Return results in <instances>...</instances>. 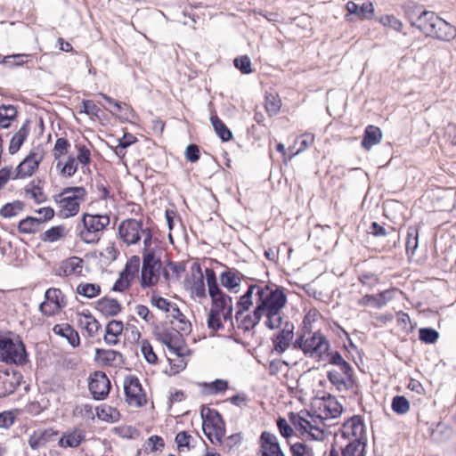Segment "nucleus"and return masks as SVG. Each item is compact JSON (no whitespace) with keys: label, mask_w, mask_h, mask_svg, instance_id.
Wrapping results in <instances>:
<instances>
[{"label":"nucleus","mask_w":456,"mask_h":456,"mask_svg":"<svg viewBox=\"0 0 456 456\" xmlns=\"http://www.w3.org/2000/svg\"><path fill=\"white\" fill-rule=\"evenodd\" d=\"M405 14L411 25L419 29L427 37L443 42H451L456 37V28L434 12L421 10L417 6H409Z\"/></svg>","instance_id":"1"},{"label":"nucleus","mask_w":456,"mask_h":456,"mask_svg":"<svg viewBox=\"0 0 456 456\" xmlns=\"http://www.w3.org/2000/svg\"><path fill=\"white\" fill-rule=\"evenodd\" d=\"M206 281L208 289V295L211 298V308L222 313V317L224 322L229 321L232 325V297L221 290L217 283L216 273L213 269L207 268Z\"/></svg>","instance_id":"2"},{"label":"nucleus","mask_w":456,"mask_h":456,"mask_svg":"<svg viewBox=\"0 0 456 456\" xmlns=\"http://www.w3.org/2000/svg\"><path fill=\"white\" fill-rule=\"evenodd\" d=\"M109 224L110 216L106 214L92 215L85 213L81 223L77 226V235L86 244L97 243Z\"/></svg>","instance_id":"3"},{"label":"nucleus","mask_w":456,"mask_h":456,"mask_svg":"<svg viewBox=\"0 0 456 456\" xmlns=\"http://www.w3.org/2000/svg\"><path fill=\"white\" fill-rule=\"evenodd\" d=\"M293 348L300 349L305 355L324 359L325 354L330 349V342L320 331H308L299 335L292 344Z\"/></svg>","instance_id":"4"},{"label":"nucleus","mask_w":456,"mask_h":456,"mask_svg":"<svg viewBox=\"0 0 456 456\" xmlns=\"http://www.w3.org/2000/svg\"><path fill=\"white\" fill-rule=\"evenodd\" d=\"M86 196V191L82 186L64 188L60 194L54 196V200L60 208V216L68 218L76 216Z\"/></svg>","instance_id":"5"},{"label":"nucleus","mask_w":456,"mask_h":456,"mask_svg":"<svg viewBox=\"0 0 456 456\" xmlns=\"http://www.w3.org/2000/svg\"><path fill=\"white\" fill-rule=\"evenodd\" d=\"M0 362L15 365L26 364L28 359L23 342L0 335Z\"/></svg>","instance_id":"6"},{"label":"nucleus","mask_w":456,"mask_h":456,"mask_svg":"<svg viewBox=\"0 0 456 456\" xmlns=\"http://www.w3.org/2000/svg\"><path fill=\"white\" fill-rule=\"evenodd\" d=\"M256 308L264 315L265 312L273 310H281L287 302V297L281 288L272 289L268 285L258 286Z\"/></svg>","instance_id":"7"},{"label":"nucleus","mask_w":456,"mask_h":456,"mask_svg":"<svg viewBox=\"0 0 456 456\" xmlns=\"http://www.w3.org/2000/svg\"><path fill=\"white\" fill-rule=\"evenodd\" d=\"M203 423L202 429L205 436L213 444H220L224 436V423L222 416L216 411L208 409V414L201 413Z\"/></svg>","instance_id":"8"},{"label":"nucleus","mask_w":456,"mask_h":456,"mask_svg":"<svg viewBox=\"0 0 456 456\" xmlns=\"http://www.w3.org/2000/svg\"><path fill=\"white\" fill-rule=\"evenodd\" d=\"M161 261L155 256V252L142 254V266L141 272L142 288H150L156 285L159 280V270Z\"/></svg>","instance_id":"9"},{"label":"nucleus","mask_w":456,"mask_h":456,"mask_svg":"<svg viewBox=\"0 0 456 456\" xmlns=\"http://www.w3.org/2000/svg\"><path fill=\"white\" fill-rule=\"evenodd\" d=\"M43 159L44 149L41 146L32 148L26 158L16 167V173L12 179H23L31 176L38 168Z\"/></svg>","instance_id":"10"},{"label":"nucleus","mask_w":456,"mask_h":456,"mask_svg":"<svg viewBox=\"0 0 456 456\" xmlns=\"http://www.w3.org/2000/svg\"><path fill=\"white\" fill-rule=\"evenodd\" d=\"M126 400L129 405L142 407L146 403V395L135 376L126 377L124 380Z\"/></svg>","instance_id":"11"},{"label":"nucleus","mask_w":456,"mask_h":456,"mask_svg":"<svg viewBox=\"0 0 456 456\" xmlns=\"http://www.w3.org/2000/svg\"><path fill=\"white\" fill-rule=\"evenodd\" d=\"M327 378L339 392L358 388V384L354 377L353 367H350V370L346 373L345 370H340L338 368V370L331 369L328 370Z\"/></svg>","instance_id":"12"},{"label":"nucleus","mask_w":456,"mask_h":456,"mask_svg":"<svg viewBox=\"0 0 456 456\" xmlns=\"http://www.w3.org/2000/svg\"><path fill=\"white\" fill-rule=\"evenodd\" d=\"M157 339L165 345L171 352L177 356L183 355L184 341L182 334L177 330L163 329L156 334Z\"/></svg>","instance_id":"13"},{"label":"nucleus","mask_w":456,"mask_h":456,"mask_svg":"<svg viewBox=\"0 0 456 456\" xmlns=\"http://www.w3.org/2000/svg\"><path fill=\"white\" fill-rule=\"evenodd\" d=\"M142 221L136 219H126L118 226V235L127 245H134L140 241V231H142Z\"/></svg>","instance_id":"14"},{"label":"nucleus","mask_w":456,"mask_h":456,"mask_svg":"<svg viewBox=\"0 0 456 456\" xmlns=\"http://www.w3.org/2000/svg\"><path fill=\"white\" fill-rule=\"evenodd\" d=\"M110 381L102 371H95L89 378L88 388L95 400L105 399L110 389Z\"/></svg>","instance_id":"15"},{"label":"nucleus","mask_w":456,"mask_h":456,"mask_svg":"<svg viewBox=\"0 0 456 456\" xmlns=\"http://www.w3.org/2000/svg\"><path fill=\"white\" fill-rule=\"evenodd\" d=\"M22 375L16 370H0V398L12 394L20 386Z\"/></svg>","instance_id":"16"},{"label":"nucleus","mask_w":456,"mask_h":456,"mask_svg":"<svg viewBox=\"0 0 456 456\" xmlns=\"http://www.w3.org/2000/svg\"><path fill=\"white\" fill-rule=\"evenodd\" d=\"M294 337V324L286 322L281 330L273 338V349L278 354L284 353L290 346Z\"/></svg>","instance_id":"17"},{"label":"nucleus","mask_w":456,"mask_h":456,"mask_svg":"<svg viewBox=\"0 0 456 456\" xmlns=\"http://www.w3.org/2000/svg\"><path fill=\"white\" fill-rule=\"evenodd\" d=\"M260 456H285L278 443L277 437L264 431L261 435Z\"/></svg>","instance_id":"18"},{"label":"nucleus","mask_w":456,"mask_h":456,"mask_svg":"<svg viewBox=\"0 0 456 456\" xmlns=\"http://www.w3.org/2000/svg\"><path fill=\"white\" fill-rule=\"evenodd\" d=\"M244 275L237 269L227 268L220 274L221 285L227 289L230 292H238L237 288L240 287Z\"/></svg>","instance_id":"19"},{"label":"nucleus","mask_w":456,"mask_h":456,"mask_svg":"<svg viewBox=\"0 0 456 456\" xmlns=\"http://www.w3.org/2000/svg\"><path fill=\"white\" fill-rule=\"evenodd\" d=\"M348 15H355L359 19H370L374 14V6L371 2H365L362 5H358L353 1H349L346 4Z\"/></svg>","instance_id":"20"},{"label":"nucleus","mask_w":456,"mask_h":456,"mask_svg":"<svg viewBox=\"0 0 456 456\" xmlns=\"http://www.w3.org/2000/svg\"><path fill=\"white\" fill-rule=\"evenodd\" d=\"M83 270V260L77 256H72L63 261L56 274L60 276H70L72 274H81Z\"/></svg>","instance_id":"21"},{"label":"nucleus","mask_w":456,"mask_h":456,"mask_svg":"<svg viewBox=\"0 0 456 456\" xmlns=\"http://www.w3.org/2000/svg\"><path fill=\"white\" fill-rule=\"evenodd\" d=\"M262 316L263 314L260 313L259 308L256 307L252 314H245V312H241L240 318L235 317V319L240 330L249 331L259 323Z\"/></svg>","instance_id":"22"},{"label":"nucleus","mask_w":456,"mask_h":456,"mask_svg":"<svg viewBox=\"0 0 456 456\" xmlns=\"http://www.w3.org/2000/svg\"><path fill=\"white\" fill-rule=\"evenodd\" d=\"M30 131V121L26 120L17 133L12 136L9 145V153L15 154L26 141Z\"/></svg>","instance_id":"23"},{"label":"nucleus","mask_w":456,"mask_h":456,"mask_svg":"<svg viewBox=\"0 0 456 456\" xmlns=\"http://www.w3.org/2000/svg\"><path fill=\"white\" fill-rule=\"evenodd\" d=\"M95 358L109 366H116L123 362L122 354L110 349L96 348Z\"/></svg>","instance_id":"24"},{"label":"nucleus","mask_w":456,"mask_h":456,"mask_svg":"<svg viewBox=\"0 0 456 456\" xmlns=\"http://www.w3.org/2000/svg\"><path fill=\"white\" fill-rule=\"evenodd\" d=\"M258 285H249L247 291L242 295L236 304L235 317L240 318L241 312H247L253 305V295L257 292Z\"/></svg>","instance_id":"25"},{"label":"nucleus","mask_w":456,"mask_h":456,"mask_svg":"<svg viewBox=\"0 0 456 456\" xmlns=\"http://www.w3.org/2000/svg\"><path fill=\"white\" fill-rule=\"evenodd\" d=\"M96 309L105 316H115L120 313L121 305L114 298L103 297L97 301Z\"/></svg>","instance_id":"26"},{"label":"nucleus","mask_w":456,"mask_h":456,"mask_svg":"<svg viewBox=\"0 0 456 456\" xmlns=\"http://www.w3.org/2000/svg\"><path fill=\"white\" fill-rule=\"evenodd\" d=\"M382 138L381 130L375 126H368L363 134V137L362 140V146L369 151L372 148V146L380 142Z\"/></svg>","instance_id":"27"},{"label":"nucleus","mask_w":456,"mask_h":456,"mask_svg":"<svg viewBox=\"0 0 456 456\" xmlns=\"http://www.w3.org/2000/svg\"><path fill=\"white\" fill-rule=\"evenodd\" d=\"M53 331L63 338H66L69 343L76 347L79 345L80 339L77 332L69 324H57L53 327Z\"/></svg>","instance_id":"28"},{"label":"nucleus","mask_w":456,"mask_h":456,"mask_svg":"<svg viewBox=\"0 0 456 456\" xmlns=\"http://www.w3.org/2000/svg\"><path fill=\"white\" fill-rule=\"evenodd\" d=\"M41 229V221L37 217L27 216L20 220L18 224V230L20 233L31 234L36 233Z\"/></svg>","instance_id":"29"},{"label":"nucleus","mask_w":456,"mask_h":456,"mask_svg":"<svg viewBox=\"0 0 456 456\" xmlns=\"http://www.w3.org/2000/svg\"><path fill=\"white\" fill-rule=\"evenodd\" d=\"M366 442L362 438H355L342 451V456H365Z\"/></svg>","instance_id":"30"},{"label":"nucleus","mask_w":456,"mask_h":456,"mask_svg":"<svg viewBox=\"0 0 456 456\" xmlns=\"http://www.w3.org/2000/svg\"><path fill=\"white\" fill-rule=\"evenodd\" d=\"M17 109L15 106L1 105L0 106V128H8L11 122L17 117Z\"/></svg>","instance_id":"31"},{"label":"nucleus","mask_w":456,"mask_h":456,"mask_svg":"<svg viewBox=\"0 0 456 456\" xmlns=\"http://www.w3.org/2000/svg\"><path fill=\"white\" fill-rule=\"evenodd\" d=\"M210 121L215 132L223 142H228L232 138V131L216 115H212Z\"/></svg>","instance_id":"32"},{"label":"nucleus","mask_w":456,"mask_h":456,"mask_svg":"<svg viewBox=\"0 0 456 456\" xmlns=\"http://www.w3.org/2000/svg\"><path fill=\"white\" fill-rule=\"evenodd\" d=\"M123 322L121 321L112 320L106 326L104 341L109 345H116L118 340H109L110 337L118 338L123 331Z\"/></svg>","instance_id":"33"},{"label":"nucleus","mask_w":456,"mask_h":456,"mask_svg":"<svg viewBox=\"0 0 456 456\" xmlns=\"http://www.w3.org/2000/svg\"><path fill=\"white\" fill-rule=\"evenodd\" d=\"M63 297V293L60 289L50 288L45 293V300L44 302L53 304L55 310H61L65 306Z\"/></svg>","instance_id":"34"},{"label":"nucleus","mask_w":456,"mask_h":456,"mask_svg":"<svg viewBox=\"0 0 456 456\" xmlns=\"http://www.w3.org/2000/svg\"><path fill=\"white\" fill-rule=\"evenodd\" d=\"M83 439H84L83 434L80 431L74 430L70 433L64 434L61 437V439L59 441V444L61 447H65V448H67V447L75 448V447L79 446V444H81Z\"/></svg>","instance_id":"35"},{"label":"nucleus","mask_w":456,"mask_h":456,"mask_svg":"<svg viewBox=\"0 0 456 456\" xmlns=\"http://www.w3.org/2000/svg\"><path fill=\"white\" fill-rule=\"evenodd\" d=\"M344 428H350L352 435L355 436V438H362V435L365 431L363 419L359 415L353 416L345 423Z\"/></svg>","instance_id":"36"},{"label":"nucleus","mask_w":456,"mask_h":456,"mask_svg":"<svg viewBox=\"0 0 456 456\" xmlns=\"http://www.w3.org/2000/svg\"><path fill=\"white\" fill-rule=\"evenodd\" d=\"M419 246V231L417 228L410 227L407 232L406 253L408 256H413Z\"/></svg>","instance_id":"37"},{"label":"nucleus","mask_w":456,"mask_h":456,"mask_svg":"<svg viewBox=\"0 0 456 456\" xmlns=\"http://www.w3.org/2000/svg\"><path fill=\"white\" fill-rule=\"evenodd\" d=\"M289 421L295 426L297 429H298L301 433L308 432V429H316L318 428L314 427L308 419H305L299 414L290 412L289 415Z\"/></svg>","instance_id":"38"},{"label":"nucleus","mask_w":456,"mask_h":456,"mask_svg":"<svg viewBox=\"0 0 456 456\" xmlns=\"http://www.w3.org/2000/svg\"><path fill=\"white\" fill-rule=\"evenodd\" d=\"M56 168L59 169L60 175L64 177H71L77 170V163L76 158L69 156L67 161L62 165L61 161L56 164Z\"/></svg>","instance_id":"39"},{"label":"nucleus","mask_w":456,"mask_h":456,"mask_svg":"<svg viewBox=\"0 0 456 456\" xmlns=\"http://www.w3.org/2000/svg\"><path fill=\"white\" fill-rule=\"evenodd\" d=\"M327 357L329 363L338 367L340 370H345L346 373L350 370L351 364L343 359L342 355L338 351L328 352L325 354L324 358Z\"/></svg>","instance_id":"40"},{"label":"nucleus","mask_w":456,"mask_h":456,"mask_svg":"<svg viewBox=\"0 0 456 456\" xmlns=\"http://www.w3.org/2000/svg\"><path fill=\"white\" fill-rule=\"evenodd\" d=\"M52 435V430L35 432L29 436L28 444L32 449H38L49 441Z\"/></svg>","instance_id":"41"},{"label":"nucleus","mask_w":456,"mask_h":456,"mask_svg":"<svg viewBox=\"0 0 456 456\" xmlns=\"http://www.w3.org/2000/svg\"><path fill=\"white\" fill-rule=\"evenodd\" d=\"M67 234V231L64 225H57L53 226L50 229L46 230L42 234V240L44 241H49V242H55L59 240L60 239L65 237Z\"/></svg>","instance_id":"42"},{"label":"nucleus","mask_w":456,"mask_h":456,"mask_svg":"<svg viewBox=\"0 0 456 456\" xmlns=\"http://www.w3.org/2000/svg\"><path fill=\"white\" fill-rule=\"evenodd\" d=\"M281 310H273L265 312L264 314L266 316L265 322V326L270 330H275L281 327L283 323V318L281 315Z\"/></svg>","instance_id":"43"},{"label":"nucleus","mask_w":456,"mask_h":456,"mask_svg":"<svg viewBox=\"0 0 456 456\" xmlns=\"http://www.w3.org/2000/svg\"><path fill=\"white\" fill-rule=\"evenodd\" d=\"M281 107V100L278 94H268L265 96V110L269 116L278 114Z\"/></svg>","instance_id":"44"},{"label":"nucleus","mask_w":456,"mask_h":456,"mask_svg":"<svg viewBox=\"0 0 456 456\" xmlns=\"http://www.w3.org/2000/svg\"><path fill=\"white\" fill-rule=\"evenodd\" d=\"M77 293L87 298H93L101 293V287L94 283H80L77 288Z\"/></svg>","instance_id":"45"},{"label":"nucleus","mask_w":456,"mask_h":456,"mask_svg":"<svg viewBox=\"0 0 456 456\" xmlns=\"http://www.w3.org/2000/svg\"><path fill=\"white\" fill-rule=\"evenodd\" d=\"M24 208V203L20 200H15L12 203H7L0 210V215L4 218H11L18 215Z\"/></svg>","instance_id":"46"},{"label":"nucleus","mask_w":456,"mask_h":456,"mask_svg":"<svg viewBox=\"0 0 456 456\" xmlns=\"http://www.w3.org/2000/svg\"><path fill=\"white\" fill-rule=\"evenodd\" d=\"M140 266V258L138 256H133L126 264L125 268L120 272V273L128 278L129 280H133L135 273H138Z\"/></svg>","instance_id":"47"},{"label":"nucleus","mask_w":456,"mask_h":456,"mask_svg":"<svg viewBox=\"0 0 456 456\" xmlns=\"http://www.w3.org/2000/svg\"><path fill=\"white\" fill-rule=\"evenodd\" d=\"M391 407L395 413L403 415L409 411L410 403L404 396L396 395L392 400Z\"/></svg>","instance_id":"48"},{"label":"nucleus","mask_w":456,"mask_h":456,"mask_svg":"<svg viewBox=\"0 0 456 456\" xmlns=\"http://www.w3.org/2000/svg\"><path fill=\"white\" fill-rule=\"evenodd\" d=\"M199 269V277H194L193 283L191 285V293L192 295L196 296L199 298H205L206 297V289H205V283H204V278L203 274L200 272V266H198Z\"/></svg>","instance_id":"49"},{"label":"nucleus","mask_w":456,"mask_h":456,"mask_svg":"<svg viewBox=\"0 0 456 456\" xmlns=\"http://www.w3.org/2000/svg\"><path fill=\"white\" fill-rule=\"evenodd\" d=\"M221 312L209 310L208 317V328L213 331H217L224 328L221 319Z\"/></svg>","instance_id":"50"},{"label":"nucleus","mask_w":456,"mask_h":456,"mask_svg":"<svg viewBox=\"0 0 456 456\" xmlns=\"http://www.w3.org/2000/svg\"><path fill=\"white\" fill-rule=\"evenodd\" d=\"M419 338L426 344H434L438 339L439 333L432 328H421L419 330Z\"/></svg>","instance_id":"51"},{"label":"nucleus","mask_w":456,"mask_h":456,"mask_svg":"<svg viewBox=\"0 0 456 456\" xmlns=\"http://www.w3.org/2000/svg\"><path fill=\"white\" fill-rule=\"evenodd\" d=\"M172 316L174 319L177 320L181 326H179V330L183 332L191 331V323L186 320L185 315L180 311L179 307L176 305L172 306Z\"/></svg>","instance_id":"52"},{"label":"nucleus","mask_w":456,"mask_h":456,"mask_svg":"<svg viewBox=\"0 0 456 456\" xmlns=\"http://www.w3.org/2000/svg\"><path fill=\"white\" fill-rule=\"evenodd\" d=\"M141 351L147 362L154 364L158 361V356L154 353L153 348L147 339L141 342Z\"/></svg>","instance_id":"53"},{"label":"nucleus","mask_w":456,"mask_h":456,"mask_svg":"<svg viewBox=\"0 0 456 456\" xmlns=\"http://www.w3.org/2000/svg\"><path fill=\"white\" fill-rule=\"evenodd\" d=\"M233 64L242 74H250L253 71L251 69V61L248 55L235 58Z\"/></svg>","instance_id":"54"},{"label":"nucleus","mask_w":456,"mask_h":456,"mask_svg":"<svg viewBox=\"0 0 456 456\" xmlns=\"http://www.w3.org/2000/svg\"><path fill=\"white\" fill-rule=\"evenodd\" d=\"M100 95L110 104H112L115 108V111L118 113H124L126 117H128V113L132 112V109L129 105L124 102H119L112 99L107 94H100Z\"/></svg>","instance_id":"55"},{"label":"nucleus","mask_w":456,"mask_h":456,"mask_svg":"<svg viewBox=\"0 0 456 456\" xmlns=\"http://www.w3.org/2000/svg\"><path fill=\"white\" fill-rule=\"evenodd\" d=\"M204 387L208 388L207 393L215 395L220 392H224L228 388V382L224 379H216L212 383H204Z\"/></svg>","instance_id":"56"},{"label":"nucleus","mask_w":456,"mask_h":456,"mask_svg":"<svg viewBox=\"0 0 456 456\" xmlns=\"http://www.w3.org/2000/svg\"><path fill=\"white\" fill-rule=\"evenodd\" d=\"M70 147L69 142L63 137L58 138L54 144L53 155L55 159H59L61 155L68 152V149Z\"/></svg>","instance_id":"57"},{"label":"nucleus","mask_w":456,"mask_h":456,"mask_svg":"<svg viewBox=\"0 0 456 456\" xmlns=\"http://www.w3.org/2000/svg\"><path fill=\"white\" fill-rule=\"evenodd\" d=\"M82 324L90 337H94L101 328L99 322L92 315H86Z\"/></svg>","instance_id":"58"},{"label":"nucleus","mask_w":456,"mask_h":456,"mask_svg":"<svg viewBox=\"0 0 456 456\" xmlns=\"http://www.w3.org/2000/svg\"><path fill=\"white\" fill-rule=\"evenodd\" d=\"M292 456H314L312 448L303 443H295L290 446Z\"/></svg>","instance_id":"59"},{"label":"nucleus","mask_w":456,"mask_h":456,"mask_svg":"<svg viewBox=\"0 0 456 456\" xmlns=\"http://www.w3.org/2000/svg\"><path fill=\"white\" fill-rule=\"evenodd\" d=\"M119 255L118 249L115 247L114 243L109 244L103 251L100 253L102 258L105 260L106 263H111L115 261Z\"/></svg>","instance_id":"60"},{"label":"nucleus","mask_w":456,"mask_h":456,"mask_svg":"<svg viewBox=\"0 0 456 456\" xmlns=\"http://www.w3.org/2000/svg\"><path fill=\"white\" fill-rule=\"evenodd\" d=\"M380 23L385 27H389L396 31H401L403 28V23L394 15H385L379 20Z\"/></svg>","instance_id":"61"},{"label":"nucleus","mask_w":456,"mask_h":456,"mask_svg":"<svg viewBox=\"0 0 456 456\" xmlns=\"http://www.w3.org/2000/svg\"><path fill=\"white\" fill-rule=\"evenodd\" d=\"M359 281L366 286L368 289H372L379 281L377 274L372 273H363L359 276Z\"/></svg>","instance_id":"62"},{"label":"nucleus","mask_w":456,"mask_h":456,"mask_svg":"<svg viewBox=\"0 0 456 456\" xmlns=\"http://www.w3.org/2000/svg\"><path fill=\"white\" fill-rule=\"evenodd\" d=\"M140 235L143 236V251H142V254H145L147 252H155V250L151 248V243H152V232H151V229L150 227H143L142 226V231H140Z\"/></svg>","instance_id":"63"},{"label":"nucleus","mask_w":456,"mask_h":456,"mask_svg":"<svg viewBox=\"0 0 456 456\" xmlns=\"http://www.w3.org/2000/svg\"><path fill=\"white\" fill-rule=\"evenodd\" d=\"M100 108L91 100H83L82 110L80 112L89 116L99 118Z\"/></svg>","instance_id":"64"}]
</instances>
